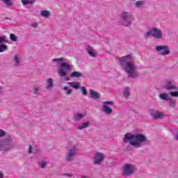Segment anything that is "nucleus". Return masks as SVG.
<instances>
[{
    "mask_svg": "<svg viewBox=\"0 0 178 178\" xmlns=\"http://www.w3.org/2000/svg\"><path fill=\"white\" fill-rule=\"evenodd\" d=\"M118 63L131 79L138 77V67L134 63V57L128 54L118 58Z\"/></svg>",
    "mask_w": 178,
    "mask_h": 178,
    "instance_id": "nucleus-1",
    "label": "nucleus"
},
{
    "mask_svg": "<svg viewBox=\"0 0 178 178\" xmlns=\"http://www.w3.org/2000/svg\"><path fill=\"white\" fill-rule=\"evenodd\" d=\"M123 142L125 144L129 143L130 145L132 147L141 148V147H143L144 145L147 144L148 138H147V136L143 134H131L130 133H127L124 135Z\"/></svg>",
    "mask_w": 178,
    "mask_h": 178,
    "instance_id": "nucleus-2",
    "label": "nucleus"
},
{
    "mask_svg": "<svg viewBox=\"0 0 178 178\" xmlns=\"http://www.w3.org/2000/svg\"><path fill=\"white\" fill-rule=\"evenodd\" d=\"M53 62L59 63V67L58 70V74L60 77H66L67 73L73 69V65L69 62H65V58H54Z\"/></svg>",
    "mask_w": 178,
    "mask_h": 178,
    "instance_id": "nucleus-3",
    "label": "nucleus"
},
{
    "mask_svg": "<svg viewBox=\"0 0 178 178\" xmlns=\"http://www.w3.org/2000/svg\"><path fill=\"white\" fill-rule=\"evenodd\" d=\"M16 148V143L10 136H8L3 141L0 142V149L4 152H9L10 149Z\"/></svg>",
    "mask_w": 178,
    "mask_h": 178,
    "instance_id": "nucleus-4",
    "label": "nucleus"
},
{
    "mask_svg": "<svg viewBox=\"0 0 178 178\" xmlns=\"http://www.w3.org/2000/svg\"><path fill=\"white\" fill-rule=\"evenodd\" d=\"M124 27H130L134 20V15L130 12L124 11L120 14Z\"/></svg>",
    "mask_w": 178,
    "mask_h": 178,
    "instance_id": "nucleus-5",
    "label": "nucleus"
},
{
    "mask_svg": "<svg viewBox=\"0 0 178 178\" xmlns=\"http://www.w3.org/2000/svg\"><path fill=\"white\" fill-rule=\"evenodd\" d=\"M137 172V167L131 163H125L122 167L123 177H130Z\"/></svg>",
    "mask_w": 178,
    "mask_h": 178,
    "instance_id": "nucleus-6",
    "label": "nucleus"
},
{
    "mask_svg": "<svg viewBox=\"0 0 178 178\" xmlns=\"http://www.w3.org/2000/svg\"><path fill=\"white\" fill-rule=\"evenodd\" d=\"M77 154V148L72 147L68 152H67L65 159L66 162H73L74 158H76V155Z\"/></svg>",
    "mask_w": 178,
    "mask_h": 178,
    "instance_id": "nucleus-7",
    "label": "nucleus"
},
{
    "mask_svg": "<svg viewBox=\"0 0 178 178\" xmlns=\"http://www.w3.org/2000/svg\"><path fill=\"white\" fill-rule=\"evenodd\" d=\"M157 52H159L160 55L165 56L170 54V48L168 45H159L155 47Z\"/></svg>",
    "mask_w": 178,
    "mask_h": 178,
    "instance_id": "nucleus-8",
    "label": "nucleus"
},
{
    "mask_svg": "<svg viewBox=\"0 0 178 178\" xmlns=\"http://www.w3.org/2000/svg\"><path fill=\"white\" fill-rule=\"evenodd\" d=\"M149 115L152 116V118H153V119H155L156 120L159 119H165V118H166V114L156 109L150 110Z\"/></svg>",
    "mask_w": 178,
    "mask_h": 178,
    "instance_id": "nucleus-9",
    "label": "nucleus"
},
{
    "mask_svg": "<svg viewBox=\"0 0 178 178\" xmlns=\"http://www.w3.org/2000/svg\"><path fill=\"white\" fill-rule=\"evenodd\" d=\"M163 88L168 91H172V90H178V88L175 85V81L172 80H167L163 84Z\"/></svg>",
    "mask_w": 178,
    "mask_h": 178,
    "instance_id": "nucleus-10",
    "label": "nucleus"
},
{
    "mask_svg": "<svg viewBox=\"0 0 178 178\" xmlns=\"http://www.w3.org/2000/svg\"><path fill=\"white\" fill-rule=\"evenodd\" d=\"M104 105L102 106V112L104 113H106V115H111L113 113V110H112V108L108 106V105H113L115 102H103Z\"/></svg>",
    "mask_w": 178,
    "mask_h": 178,
    "instance_id": "nucleus-11",
    "label": "nucleus"
},
{
    "mask_svg": "<svg viewBox=\"0 0 178 178\" xmlns=\"http://www.w3.org/2000/svg\"><path fill=\"white\" fill-rule=\"evenodd\" d=\"M104 159H105V156L104 154L101 152H97L95 153L93 159V163L95 165H101V163L104 162Z\"/></svg>",
    "mask_w": 178,
    "mask_h": 178,
    "instance_id": "nucleus-12",
    "label": "nucleus"
},
{
    "mask_svg": "<svg viewBox=\"0 0 178 178\" xmlns=\"http://www.w3.org/2000/svg\"><path fill=\"white\" fill-rule=\"evenodd\" d=\"M152 35L154 38H156L157 40L162 39V31L159 29L152 28Z\"/></svg>",
    "mask_w": 178,
    "mask_h": 178,
    "instance_id": "nucleus-13",
    "label": "nucleus"
},
{
    "mask_svg": "<svg viewBox=\"0 0 178 178\" xmlns=\"http://www.w3.org/2000/svg\"><path fill=\"white\" fill-rule=\"evenodd\" d=\"M86 51L92 58H97V55H98V54L95 52V50H94L90 45L86 47Z\"/></svg>",
    "mask_w": 178,
    "mask_h": 178,
    "instance_id": "nucleus-14",
    "label": "nucleus"
},
{
    "mask_svg": "<svg viewBox=\"0 0 178 178\" xmlns=\"http://www.w3.org/2000/svg\"><path fill=\"white\" fill-rule=\"evenodd\" d=\"M75 122H80V120H83L84 118H86V114L81 113H76L74 115Z\"/></svg>",
    "mask_w": 178,
    "mask_h": 178,
    "instance_id": "nucleus-15",
    "label": "nucleus"
},
{
    "mask_svg": "<svg viewBox=\"0 0 178 178\" xmlns=\"http://www.w3.org/2000/svg\"><path fill=\"white\" fill-rule=\"evenodd\" d=\"M46 88H47V90L54 88V79H52V78H49L47 79Z\"/></svg>",
    "mask_w": 178,
    "mask_h": 178,
    "instance_id": "nucleus-16",
    "label": "nucleus"
},
{
    "mask_svg": "<svg viewBox=\"0 0 178 178\" xmlns=\"http://www.w3.org/2000/svg\"><path fill=\"white\" fill-rule=\"evenodd\" d=\"M68 86L70 87H72V88H74L75 90H79L81 86V83L78 81H74V82H69Z\"/></svg>",
    "mask_w": 178,
    "mask_h": 178,
    "instance_id": "nucleus-17",
    "label": "nucleus"
},
{
    "mask_svg": "<svg viewBox=\"0 0 178 178\" xmlns=\"http://www.w3.org/2000/svg\"><path fill=\"white\" fill-rule=\"evenodd\" d=\"M13 60H14L13 67H19V66H20V58L19 57V55L16 54L14 56Z\"/></svg>",
    "mask_w": 178,
    "mask_h": 178,
    "instance_id": "nucleus-18",
    "label": "nucleus"
},
{
    "mask_svg": "<svg viewBox=\"0 0 178 178\" xmlns=\"http://www.w3.org/2000/svg\"><path fill=\"white\" fill-rule=\"evenodd\" d=\"M90 92L91 98H92V99L97 100L101 98V95L97 92L90 90Z\"/></svg>",
    "mask_w": 178,
    "mask_h": 178,
    "instance_id": "nucleus-19",
    "label": "nucleus"
},
{
    "mask_svg": "<svg viewBox=\"0 0 178 178\" xmlns=\"http://www.w3.org/2000/svg\"><path fill=\"white\" fill-rule=\"evenodd\" d=\"M70 77L80 79V77H83V74L80 72L75 71L70 74Z\"/></svg>",
    "mask_w": 178,
    "mask_h": 178,
    "instance_id": "nucleus-20",
    "label": "nucleus"
},
{
    "mask_svg": "<svg viewBox=\"0 0 178 178\" xmlns=\"http://www.w3.org/2000/svg\"><path fill=\"white\" fill-rule=\"evenodd\" d=\"M160 99H162L163 101H168L170 99V97H169V95L165 92H163L159 95Z\"/></svg>",
    "mask_w": 178,
    "mask_h": 178,
    "instance_id": "nucleus-21",
    "label": "nucleus"
},
{
    "mask_svg": "<svg viewBox=\"0 0 178 178\" xmlns=\"http://www.w3.org/2000/svg\"><path fill=\"white\" fill-rule=\"evenodd\" d=\"M88 126H90V122H85L77 127V130H83L84 129H87Z\"/></svg>",
    "mask_w": 178,
    "mask_h": 178,
    "instance_id": "nucleus-22",
    "label": "nucleus"
},
{
    "mask_svg": "<svg viewBox=\"0 0 178 178\" xmlns=\"http://www.w3.org/2000/svg\"><path fill=\"white\" fill-rule=\"evenodd\" d=\"M1 2L6 5L8 8L13 6V0H0Z\"/></svg>",
    "mask_w": 178,
    "mask_h": 178,
    "instance_id": "nucleus-23",
    "label": "nucleus"
},
{
    "mask_svg": "<svg viewBox=\"0 0 178 178\" xmlns=\"http://www.w3.org/2000/svg\"><path fill=\"white\" fill-rule=\"evenodd\" d=\"M130 88L129 87H126L125 88H124V91H123V97L124 98H128L130 97Z\"/></svg>",
    "mask_w": 178,
    "mask_h": 178,
    "instance_id": "nucleus-24",
    "label": "nucleus"
},
{
    "mask_svg": "<svg viewBox=\"0 0 178 178\" xmlns=\"http://www.w3.org/2000/svg\"><path fill=\"white\" fill-rule=\"evenodd\" d=\"M144 5H145V1H144V0L138 1L135 3V7L138 8H143V6H144Z\"/></svg>",
    "mask_w": 178,
    "mask_h": 178,
    "instance_id": "nucleus-25",
    "label": "nucleus"
},
{
    "mask_svg": "<svg viewBox=\"0 0 178 178\" xmlns=\"http://www.w3.org/2000/svg\"><path fill=\"white\" fill-rule=\"evenodd\" d=\"M40 16H42V17H49L51 13L47 10H42L40 12Z\"/></svg>",
    "mask_w": 178,
    "mask_h": 178,
    "instance_id": "nucleus-26",
    "label": "nucleus"
},
{
    "mask_svg": "<svg viewBox=\"0 0 178 178\" xmlns=\"http://www.w3.org/2000/svg\"><path fill=\"white\" fill-rule=\"evenodd\" d=\"M0 44H9L8 38H6L5 35L0 37Z\"/></svg>",
    "mask_w": 178,
    "mask_h": 178,
    "instance_id": "nucleus-27",
    "label": "nucleus"
},
{
    "mask_svg": "<svg viewBox=\"0 0 178 178\" xmlns=\"http://www.w3.org/2000/svg\"><path fill=\"white\" fill-rule=\"evenodd\" d=\"M22 5H33L35 0H22Z\"/></svg>",
    "mask_w": 178,
    "mask_h": 178,
    "instance_id": "nucleus-28",
    "label": "nucleus"
},
{
    "mask_svg": "<svg viewBox=\"0 0 178 178\" xmlns=\"http://www.w3.org/2000/svg\"><path fill=\"white\" fill-rule=\"evenodd\" d=\"M63 90L65 91L66 95H70L73 92V90L69 88V86H64Z\"/></svg>",
    "mask_w": 178,
    "mask_h": 178,
    "instance_id": "nucleus-29",
    "label": "nucleus"
},
{
    "mask_svg": "<svg viewBox=\"0 0 178 178\" xmlns=\"http://www.w3.org/2000/svg\"><path fill=\"white\" fill-rule=\"evenodd\" d=\"M8 51V45L5 44H0V53Z\"/></svg>",
    "mask_w": 178,
    "mask_h": 178,
    "instance_id": "nucleus-30",
    "label": "nucleus"
},
{
    "mask_svg": "<svg viewBox=\"0 0 178 178\" xmlns=\"http://www.w3.org/2000/svg\"><path fill=\"white\" fill-rule=\"evenodd\" d=\"M168 104H169V106L170 108H176V102L175 101H173V99H172V98H170L168 101Z\"/></svg>",
    "mask_w": 178,
    "mask_h": 178,
    "instance_id": "nucleus-31",
    "label": "nucleus"
},
{
    "mask_svg": "<svg viewBox=\"0 0 178 178\" xmlns=\"http://www.w3.org/2000/svg\"><path fill=\"white\" fill-rule=\"evenodd\" d=\"M10 41H13L14 42H16V41H17V37H16V35L11 33L10 34Z\"/></svg>",
    "mask_w": 178,
    "mask_h": 178,
    "instance_id": "nucleus-32",
    "label": "nucleus"
},
{
    "mask_svg": "<svg viewBox=\"0 0 178 178\" xmlns=\"http://www.w3.org/2000/svg\"><path fill=\"white\" fill-rule=\"evenodd\" d=\"M38 165H39L40 168H41V169H45V168L47 167V162L40 161L38 163Z\"/></svg>",
    "mask_w": 178,
    "mask_h": 178,
    "instance_id": "nucleus-33",
    "label": "nucleus"
},
{
    "mask_svg": "<svg viewBox=\"0 0 178 178\" xmlns=\"http://www.w3.org/2000/svg\"><path fill=\"white\" fill-rule=\"evenodd\" d=\"M149 35H152V29H151L149 31H147L144 33L145 38H149Z\"/></svg>",
    "mask_w": 178,
    "mask_h": 178,
    "instance_id": "nucleus-34",
    "label": "nucleus"
},
{
    "mask_svg": "<svg viewBox=\"0 0 178 178\" xmlns=\"http://www.w3.org/2000/svg\"><path fill=\"white\" fill-rule=\"evenodd\" d=\"M79 88H81L83 95H88V92H87V88H86V87H81Z\"/></svg>",
    "mask_w": 178,
    "mask_h": 178,
    "instance_id": "nucleus-35",
    "label": "nucleus"
},
{
    "mask_svg": "<svg viewBox=\"0 0 178 178\" xmlns=\"http://www.w3.org/2000/svg\"><path fill=\"white\" fill-rule=\"evenodd\" d=\"M170 95L171 97H178V92L175 91V92H170Z\"/></svg>",
    "mask_w": 178,
    "mask_h": 178,
    "instance_id": "nucleus-36",
    "label": "nucleus"
},
{
    "mask_svg": "<svg viewBox=\"0 0 178 178\" xmlns=\"http://www.w3.org/2000/svg\"><path fill=\"white\" fill-rule=\"evenodd\" d=\"M5 136H6V132L2 129H0V138H2V137H5Z\"/></svg>",
    "mask_w": 178,
    "mask_h": 178,
    "instance_id": "nucleus-37",
    "label": "nucleus"
},
{
    "mask_svg": "<svg viewBox=\"0 0 178 178\" xmlns=\"http://www.w3.org/2000/svg\"><path fill=\"white\" fill-rule=\"evenodd\" d=\"M38 91H40V88L34 86L33 94H35V95L38 94Z\"/></svg>",
    "mask_w": 178,
    "mask_h": 178,
    "instance_id": "nucleus-38",
    "label": "nucleus"
},
{
    "mask_svg": "<svg viewBox=\"0 0 178 178\" xmlns=\"http://www.w3.org/2000/svg\"><path fill=\"white\" fill-rule=\"evenodd\" d=\"M32 152H33V147L31 145H29V154H32Z\"/></svg>",
    "mask_w": 178,
    "mask_h": 178,
    "instance_id": "nucleus-39",
    "label": "nucleus"
},
{
    "mask_svg": "<svg viewBox=\"0 0 178 178\" xmlns=\"http://www.w3.org/2000/svg\"><path fill=\"white\" fill-rule=\"evenodd\" d=\"M32 27H33V29H37V27H38V24L35 22L32 24Z\"/></svg>",
    "mask_w": 178,
    "mask_h": 178,
    "instance_id": "nucleus-40",
    "label": "nucleus"
},
{
    "mask_svg": "<svg viewBox=\"0 0 178 178\" xmlns=\"http://www.w3.org/2000/svg\"><path fill=\"white\" fill-rule=\"evenodd\" d=\"M64 176H67V177H73V174L66 173L64 174Z\"/></svg>",
    "mask_w": 178,
    "mask_h": 178,
    "instance_id": "nucleus-41",
    "label": "nucleus"
},
{
    "mask_svg": "<svg viewBox=\"0 0 178 178\" xmlns=\"http://www.w3.org/2000/svg\"><path fill=\"white\" fill-rule=\"evenodd\" d=\"M0 178H3V173L0 172Z\"/></svg>",
    "mask_w": 178,
    "mask_h": 178,
    "instance_id": "nucleus-42",
    "label": "nucleus"
},
{
    "mask_svg": "<svg viewBox=\"0 0 178 178\" xmlns=\"http://www.w3.org/2000/svg\"><path fill=\"white\" fill-rule=\"evenodd\" d=\"M81 178H90V177H88V176L84 175V176H82Z\"/></svg>",
    "mask_w": 178,
    "mask_h": 178,
    "instance_id": "nucleus-43",
    "label": "nucleus"
},
{
    "mask_svg": "<svg viewBox=\"0 0 178 178\" xmlns=\"http://www.w3.org/2000/svg\"><path fill=\"white\" fill-rule=\"evenodd\" d=\"M0 92H2V87L0 86Z\"/></svg>",
    "mask_w": 178,
    "mask_h": 178,
    "instance_id": "nucleus-44",
    "label": "nucleus"
},
{
    "mask_svg": "<svg viewBox=\"0 0 178 178\" xmlns=\"http://www.w3.org/2000/svg\"><path fill=\"white\" fill-rule=\"evenodd\" d=\"M132 1H136V0H132Z\"/></svg>",
    "mask_w": 178,
    "mask_h": 178,
    "instance_id": "nucleus-45",
    "label": "nucleus"
}]
</instances>
